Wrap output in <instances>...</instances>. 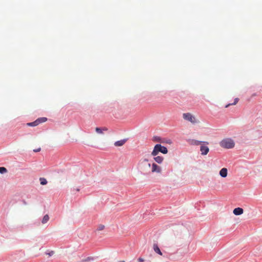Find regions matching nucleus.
Masks as SVG:
<instances>
[{
	"label": "nucleus",
	"mask_w": 262,
	"mask_h": 262,
	"mask_svg": "<svg viewBox=\"0 0 262 262\" xmlns=\"http://www.w3.org/2000/svg\"><path fill=\"white\" fill-rule=\"evenodd\" d=\"M138 168L143 174H148L150 172L151 164L147 159L140 160L138 164Z\"/></svg>",
	"instance_id": "nucleus-1"
},
{
	"label": "nucleus",
	"mask_w": 262,
	"mask_h": 262,
	"mask_svg": "<svg viewBox=\"0 0 262 262\" xmlns=\"http://www.w3.org/2000/svg\"><path fill=\"white\" fill-rule=\"evenodd\" d=\"M220 145L224 148L230 149L234 147L235 143L232 139L226 138L220 142Z\"/></svg>",
	"instance_id": "nucleus-2"
},
{
	"label": "nucleus",
	"mask_w": 262,
	"mask_h": 262,
	"mask_svg": "<svg viewBox=\"0 0 262 262\" xmlns=\"http://www.w3.org/2000/svg\"><path fill=\"white\" fill-rule=\"evenodd\" d=\"M159 152L166 154L168 152V150L166 147L162 146L160 144H158L155 146L151 155L152 156H156Z\"/></svg>",
	"instance_id": "nucleus-3"
},
{
	"label": "nucleus",
	"mask_w": 262,
	"mask_h": 262,
	"mask_svg": "<svg viewBox=\"0 0 262 262\" xmlns=\"http://www.w3.org/2000/svg\"><path fill=\"white\" fill-rule=\"evenodd\" d=\"M183 118L184 119L187 120L193 124L197 122V120L195 117L189 113H184L183 114Z\"/></svg>",
	"instance_id": "nucleus-4"
},
{
	"label": "nucleus",
	"mask_w": 262,
	"mask_h": 262,
	"mask_svg": "<svg viewBox=\"0 0 262 262\" xmlns=\"http://www.w3.org/2000/svg\"><path fill=\"white\" fill-rule=\"evenodd\" d=\"M47 120V118L46 117L39 118L37 119V120H36L34 122L28 123L27 125L30 126H35L38 125L39 124H40L41 123L46 122Z\"/></svg>",
	"instance_id": "nucleus-5"
},
{
	"label": "nucleus",
	"mask_w": 262,
	"mask_h": 262,
	"mask_svg": "<svg viewBox=\"0 0 262 262\" xmlns=\"http://www.w3.org/2000/svg\"><path fill=\"white\" fill-rule=\"evenodd\" d=\"M151 172L160 173L161 172V168L156 163L152 164Z\"/></svg>",
	"instance_id": "nucleus-6"
},
{
	"label": "nucleus",
	"mask_w": 262,
	"mask_h": 262,
	"mask_svg": "<svg viewBox=\"0 0 262 262\" xmlns=\"http://www.w3.org/2000/svg\"><path fill=\"white\" fill-rule=\"evenodd\" d=\"M200 151L202 155H206L208 153L209 149L208 146L202 145L200 147Z\"/></svg>",
	"instance_id": "nucleus-7"
},
{
	"label": "nucleus",
	"mask_w": 262,
	"mask_h": 262,
	"mask_svg": "<svg viewBox=\"0 0 262 262\" xmlns=\"http://www.w3.org/2000/svg\"><path fill=\"white\" fill-rule=\"evenodd\" d=\"M244 210L242 208H236L233 210V213L236 215H239L243 213Z\"/></svg>",
	"instance_id": "nucleus-8"
},
{
	"label": "nucleus",
	"mask_w": 262,
	"mask_h": 262,
	"mask_svg": "<svg viewBox=\"0 0 262 262\" xmlns=\"http://www.w3.org/2000/svg\"><path fill=\"white\" fill-rule=\"evenodd\" d=\"M228 173L227 169L226 168H223L220 171V175L223 177L225 178L227 177Z\"/></svg>",
	"instance_id": "nucleus-9"
},
{
	"label": "nucleus",
	"mask_w": 262,
	"mask_h": 262,
	"mask_svg": "<svg viewBox=\"0 0 262 262\" xmlns=\"http://www.w3.org/2000/svg\"><path fill=\"white\" fill-rule=\"evenodd\" d=\"M126 139H123L119 141H117L114 143V145L115 146H121L123 145L126 143Z\"/></svg>",
	"instance_id": "nucleus-10"
},
{
	"label": "nucleus",
	"mask_w": 262,
	"mask_h": 262,
	"mask_svg": "<svg viewBox=\"0 0 262 262\" xmlns=\"http://www.w3.org/2000/svg\"><path fill=\"white\" fill-rule=\"evenodd\" d=\"M153 249H154V251L156 253L160 254V255H162V253L161 252V251L157 244H154Z\"/></svg>",
	"instance_id": "nucleus-11"
},
{
	"label": "nucleus",
	"mask_w": 262,
	"mask_h": 262,
	"mask_svg": "<svg viewBox=\"0 0 262 262\" xmlns=\"http://www.w3.org/2000/svg\"><path fill=\"white\" fill-rule=\"evenodd\" d=\"M154 160L158 163V164H161L164 160V158L163 157L161 156H154Z\"/></svg>",
	"instance_id": "nucleus-12"
},
{
	"label": "nucleus",
	"mask_w": 262,
	"mask_h": 262,
	"mask_svg": "<svg viewBox=\"0 0 262 262\" xmlns=\"http://www.w3.org/2000/svg\"><path fill=\"white\" fill-rule=\"evenodd\" d=\"M202 142H202V141H200L194 140V139L190 140L189 141L190 144L191 145H199Z\"/></svg>",
	"instance_id": "nucleus-13"
},
{
	"label": "nucleus",
	"mask_w": 262,
	"mask_h": 262,
	"mask_svg": "<svg viewBox=\"0 0 262 262\" xmlns=\"http://www.w3.org/2000/svg\"><path fill=\"white\" fill-rule=\"evenodd\" d=\"M95 130H96V132L98 134H103V130L106 131V130H107V128L106 127H103V128H101L99 127H96Z\"/></svg>",
	"instance_id": "nucleus-14"
},
{
	"label": "nucleus",
	"mask_w": 262,
	"mask_h": 262,
	"mask_svg": "<svg viewBox=\"0 0 262 262\" xmlns=\"http://www.w3.org/2000/svg\"><path fill=\"white\" fill-rule=\"evenodd\" d=\"M39 181L40 182V184L42 185H46L48 183L47 180L44 178H40Z\"/></svg>",
	"instance_id": "nucleus-15"
},
{
	"label": "nucleus",
	"mask_w": 262,
	"mask_h": 262,
	"mask_svg": "<svg viewBox=\"0 0 262 262\" xmlns=\"http://www.w3.org/2000/svg\"><path fill=\"white\" fill-rule=\"evenodd\" d=\"M49 220V216L48 214L45 215L42 220V223L45 224Z\"/></svg>",
	"instance_id": "nucleus-16"
},
{
	"label": "nucleus",
	"mask_w": 262,
	"mask_h": 262,
	"mask_svg": "<svg viewBox=\"0 0 262 262\" xmlns=\"http://www.w3.org/2000/svg\"><path fill=\"white\" fill-rule=\"evenodd\" d=\"M239 99L238 98H236L235 99H234V101L233 103H229V104H227L226 106H225V107L226 108H227L229 106L231 105H235L237 103Z\"/></svg>",
	"instance_id": "nucleus-17"
},
{
	"label": "nucleus",
	"mask_w": 262,
	"mask_h": 262,
	"mask_svg": "<svg viewBox=\"0 0 262 262\" xmlns=\"http://www.w3.org/2000/svg\"><path fill=\"white\" fill-rule=\"evenodd\" d=\"M7 171V169L4 167H0V173H4Z\"/></svg>",
	"instance_id": "nucleus-18"
},
{
	"label": "nucleus",
	"mask_w": 262,
	"mask_h": 262,
	"mask_svg": "<svg viewBox=\"0 0 262 262\" xmlns=\"http://www.w3.org/2000/svg\"><path fill=\"white\" fill-rule=\"evenodd\" d=\"M105 226L103 225H99L97 229L99 231L103 230L104 229Z\"/></svg>",
	"instance_id": "nucleus-19"
},
{
	"label": "nucleus",
	"mask_w": 262,
	"mask_h": 262,
	"mask_svg": "<svg viewBox=\"0 0 262 262\" xmlns=\"http://www.w3.org/2000/svg\"><path fill=\"white\" fill-rule=\"evenodd\" d=\"M138 260L139 262H144V259L141 257L139 258Z\"/></svg>",
	"instance_id": "nucleus-20"
},
{
	"label": "nucleus",
	"mask_w": 262,
	"mask_h": 262,
	"mask_svg": "<svg viewBox=\"0 0 262 262\" xmlns=\"http://www.w3.org/2000/svg\"><path fill=\"white\" fill-rule=\"evenodd\" d=\"M40 149H41L40 148H38L37 149H34L33 151L34 152H38V151H40Z\"/></svg>",
	"instance_id": "nucleus-21"
},
{
	"label": "nucleus",
	"mask_w": 262,
	"mask_h": 262,
	"mask_svg": "<svg viewBox=\"0 0 262 262\" xmlns=\"http://www.w3.org/2000/svg\"><path fill=\"white\" fill-rule=\"evenodd\" d=\"M155 140L159 141H160V138L159 137H155Z\"/></svg>",
	"instance_id": "nucleus-22"
},
{
	"label": "nucleus",
	"mask_w": 262,
	"mask_h": 262,
	"mask_svg": "<svg viewBox=\"0 0 262 262\" xmlns=\"http://www.w3.org/2000/svg\"><path fill=\"white\" fill-rule=\"evenodd\" d=\"M53 253H54V252H53V251H51V253H50L49 254V255H50V256H51V255H53Z\"/></svg>",
	"instance_id": "nucleus-23"
}]
</instances>
